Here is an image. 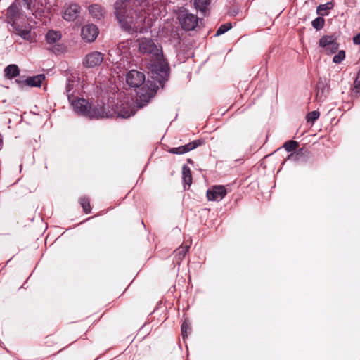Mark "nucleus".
I'll return each instance as SVG.
<instances>
[{"label": "nucleus", "mask_w": 360, "mask_h": 360, "mask_svg": "<svg viewBox=\"0 0 360 360\" xmlns=\"http://www.w3.org/2000/svg\"><path fill=\"white\" fill-rule=\"evenodd\" d=\"M148 5V0H117L114 13L120 27L131 33L144 32Z\"/></svg>", "instance_id": "nucleus-1"}, {"label": "nucleus", "mask_w": 360, "mask_h": 360, "mask_svg": "<svg viewBox=\"0 0 360 360\" xmlns=\"http://www.w3.org/2000/svg\"><path fill=\"white\" fill-rule=\"evenodd\" d=\"M139 53L148 56L153 63L148 68L157 73L166 74L168 66L162 58V49L150 38L142 37L136 40Z\"/></svg>", "instance_id": "nucleus-2"}, {"label": "nucleus", "mask_w": 360, "mask_h": 360, "mask_svg": "<svg viewBox=\"0 0 360 360\" xmlns=\"http://www.w3.org/2000/svg\"><path fill=\"white\" fill-rule=\"evenodd\" d=\"M69 101L71 102L72 106L76 112L91 119H99L111 116V114L103 103H98L96 105L91 106L89 101L84 98L71 99Z\"/></svg>", "instance_id": "nucleus-3"}, {"label": "nucleus", "mask_w": 360, "mask_h": 360, "mask_svg": "<svg viewBox=\"0 0 360 360\" xmlns=\"http://www.w3.org/2000/svg\"><path fill=\"white\" fill-rule=\"evenodd\" d=\"M319 46L328 55L334 53L339 48V44L333 36H323L319 40Z\"/></svg>", "instance_id": "nucleus-4"}, {"label": "nucleus", "mask_w": 360, "mask_h": 360, "mask_svg": "<svg viewBox=\"0 0 360 360\" xmlns=\"http://www.w3.org/2000/svg\"><path fill=\"white\" fill-rule=\"evenodd\" d=\"M179 18L182 28L185 30H194L198 23V18L188 12L181 13Z\"/></svg>", "instance_id": "nucleus-5"}, {"label": "nucleus", "mask_w": 360, "mask_h": 360, "mask_svg": "<svg viewBox=\"0 0 360 360\" xmlns=\"http://www.w3.org/2000/svg\"><path fill=\"white\" fill-rule=\"evenodd\" d=\"M145 75L143 72L132 70L126 76V82L131 87H139L143 84Z\"/></svg>", "instance_id": "nucleus-6"}, {"label": "nucleus", "mask_w": 360, "mask_h": 360, "mask_svg": "<svg viewBox=\"0 0 360 360\" xmlns=\"http://www.w3.org/2000/svg\"><path fill=\"white\" fill-rule=\"evenodd\" d=\"M6 17L8 22L13 26L20 23L21 19L24 20V15L20 11L16 4H12L7 10Z\"/></svg>", "instance_id": "nucleus-7"}, {"label": "nucleus", "mask_w": 360, "mask_h": 360, "mask_svg": "<svg viewBox=\"0 0 360 360\" xmlns=\"http://www.w3.org/2000/svg\"><path fill=\"white\" fill-rule=\"evenodd\" d=\"M226 195V190L224 186H213L207 191L208 200L220 201Z\"/></svg>", "instance_id": "nucleus-8"}, {"label": "nucleus", "mask_w": 360, "mask_h": 360, "mask_svg": "<svg viewBox=\"0 0 360 360\" xmlns=\"http://www.w3.org/2000/svg\"><path fill=\"white\" fill-rule=\"evenodd\" d=\"M98 34V29L93 24H88L82 28V38L87 42L94 41Z\"/></svg>", "instance_id": "nucleus-9"}, {"label": "nucleus", "mask_w": 360, "mask_h": 360, "mask_svg": "<svg viewBox=\"0 0 360 360\" xmlns=\"http://www.w3.org/2000/svg\"><path fill=\"white\" fill-rule=\"evenodd\" d=\"M103 60V54L98 51H93L86 55L84 64L86 67L94 68L100 65Z\"/></svg>", "instance_id": "nucleus-10"}, {"label": "nucleus", "mask_w": 360, "mask_h": 360, "mask_svg": "<svg viewBox=\"0 0 360 360\" xmlns=\"http://www.w3.org/2000/svg\"><path fill=\"white\" fill-rule=\"evenodd\" d=\"M80 11V7L76 4H70L63 13V17L65 20L72 21L75 20Z\"/></svg>", "instance_id": "nucleus-11"}, {"label": "nucleus", "mask_w": 360, "mask_h": 360, "mask_svg": "<svg viewBox=\"0 0 360 360\" xmlns=\"http://www.w3.org/2000/svg\"><path fill=\"white\" fill-rule=\"evenodd\" d=\"M199 146L197 141H193L184 146L176 148H172L168 150V152L172 154L181 155L188 153Z\"/></svg>", "instance_id": "nucleus-12"}, {"label": "nucleus", "mask_w": 360, "mask_h": 360, "mask_svg": "<svg viewBox=\"0 0 360 360\" xmlns=\"http://www.w3.org/2000/svg\"><path fill=\"white\" fill-rule=\"evenodd\" d=\"M13 28L15 30L16 34L20 36L22 39L30 41L31 40L30 29L28 27H23L20 23L13 26Z\"/></svg>", "instance_id": "nucleus-13"}, {"label": "nucleus", "mask_w": 360, "mask_h": 360, "mask_svg": "<svg viewBox=\"0 0 360 360\" xmlns=\"http://www.w3.org/2000/svg\"><path fill=\"white\" fill-rule=\"evenodd\" d=\"M45 76L42 74L27 78L24 82L30 86H40L44 80Z\"/></svg>", "instance_id": "nucleus-14"}, {"label": "nucleus", "mask_w": 360, "mask_h": 360, "mask_svg": "<svg viewBox=\"0 0 360 360\" xmlns=\"http://www.w3.org/2000/svg\"><path fill=\"white\" fill-rule=\"evenodd\" d=\"M5 75L8 79L16 77L20 74V69L17 65L11 64L4 70Z\"/></svg>", "instance_id": "nucleus-15"}, {"label": "nucleus", "mask_w": 360, "mask_h": 360, "mask_svg": "<svg viewBox=\"0 0 360 360\" xmlns=\"http://www.w3.org/2000/svg\"><path fill=\"white\" fill-rule=\"evenodd\" d=\"M135 112H136L134 109L128 105H122L117 110L118 117H120L122 118H128L130 116L134 115Z\"/></svg>", "instance_id": "nucleus-16"}, {"label": "nucleus", "mask_w": 360, "mask_h": 360, "mask_svg": "<svg viewBox=\"0 0 360 360\" xmlns=\"http://www.w3.org/2000/svg\"><path fill=\"white\" fill-rule=\"evenodd\" d=\"M190 248V244H185L181 245L174 251L175 257L177 259V262H180L185 257L186 252Z\"/></svg>", "instance_id": "nucleus-17"}, {"label": "nucleus", "mask_w": 360, "mask_h": 360, "mask_svg": "<svg viewBox=\"0 0 360 360\" xmlns=\"http://www.w3.org/2000/svg\"><path fill=\"white\" fill-rule=\"evenodd\" d=\"M89 11L90 14L96 19H101L103 16V11L101 6L98 4L89 6Z\"/></svg>", "instance_id": "nucleus-18"}, {"label": "nucleus", "mask_w": 360, "mask_h": 360, "mask_svg": "<svg viewBox=\"0 0 360 360\" xmlns=\"http://www.w3.org/2000/svg\"><path fill=\"white\" fill-rule=\"evenodd\" d=\"M61 37V34L59 32L57 31H49L46 34V39L49 44H54L58 40H59Z\"/></svg>", "instance_id": "nucleus-19"}, {"label": "nucleus", "mask_w": 360, "mask_h": 360, "mask_svg": "<svg viewBox=\"0 0 360 360\" xmlns=\"http://www.w3.org/2000/svg\"><path fill=\"white\" fill-rule=\"evenodd\" d=\"M210 4V0H195L194 4L195 8L205 13Z\"/></svg>", "instance_id": "nucleus-20"}, {"label": "nucleus", "mask_w": 360, "mask_h": 360, "mask_svg": "<svg viewBox=\"0 0 360 360\" xmlns=\"http://www.w3.org/2000/svg\"><path fill=\"white\" fill-rule=\"evenodd\" d=\"M183 180L186 184L190 186L192 183L191 172L188 167L184 165L182 168Z\"/></svg>", "instance_id": "nucleus-21"}, {"label": "nucleus", "mask_w": 360, "mask_h": 360, "mask_svg": "<svg viewBox=\"0 0 360 360\" xmlns=\"http://www.w3.org/2000/svg\"><path fill=\"white\" fill-rule=\"evenodd\" d=\"M333 7V5L330 2L321 4L317 7L316 12L320 15H327V11L330 10Z\"/></svg>", "instance_id": "nucleus-22"}, {"label": "nucleus", "mask_w": 360, "mask_h": 360, "mask_svg": "<svg viewBox=\"0 0 360 360\" xmlns=\"http://www.w3.org/2000/svg\"><path fill=\"white\" fill-rule=\"evenodd\" d=\"M151 96L149 95H141L139 96V100H137L136 105L139 108L143 107L146 104H147Z\"/></svg>", "instance_id": "nucleus-23"}, {"label": "nucleus", "mask_w": 360, "mask_h": 360, "mask_svg": "<svg viewBox=\"0 0 360 360\" xmlns=\"http://www.w3.org/2000/svg\"><path fill=\"white\" fill-rule=\"evenodd\" d=\"M231 28V24L230 22L225 23L224 25H221L218 30L216 32L215 36H219L225 32H226L228 30H229Z\"/></svg>", "instance_id": "nucleus-24"}, {"label": "nucleus", "mask_w": 360, "mask_h": 360, "mask_svg": "<svg viewBox=\"0 0 360 360\" xmlns=\"http://www.w3.org/2000/svg\"><path fill=\"white\" fill-rule=\"evenodd\" d=\"M312 26L317 30H321L324 25V19L321 17H318L314 19L312 22Z\"/></svg>", "instance_id": "nucleus-25"}, {"label": "nucleus", "mask_w": 360, "mask_h": 360, "mask_svg": "<svg viewBox=\"0 0 360 360\" xmlns=\"http://www.w3.org/2000/svg\"><path fill=\"white\" fill-rule=\"evenodd\" d=\"M190 323L187 319H185L181 325V334L183 338H185L188 335V332H190Z\"/></svg>", "instance_id": "nucleus-26"}, {"label": "nucleus", "mask_w": 360, "mask_h": 360, "mask_svg": "<svg viewBox=\"0 0 360 360\" xmlns=\"http://www.w3.org/2000/svg\"><path fill=\"white\" fill-rule=\"evenodd\" d=\"M298 146V143L295 141H288L284 144V148L287 151H292Z\"/></svg>", "instance_id": "nucleus-27"}, {"label": "nucleus", "mask_w": 360, "mask_h": 360, "mask_svg": "<svg viewBox=\"0 0 360 360\" xmlns=\"http://www.w3.org/2000/svg\"><path fill=\"white\" fill-rule=\"evenodd\" d=\"M80 202L84 211L86 213L90 212L91 207L89 199L86 198H82L80 200Z\"/></svg>", "instance_id": "nucleus-28"}, {"label": "nucleus", "mask_w": 360, "mask_h": 360, "mask_svg": "<svg viewBox=\"0 0 360 360\" xmlns=\"http://www.w3.org/2000/svg\"><path fill=\"white\" fill-rule=\"evenodd\" d=\"M345 58V52L340 51L333 58L335 63H340Z\"/></svg>", "instance_id": "nucleus-29"}, {"label": "nucleus", "mask_w": 360, "mask_h": 360, "mask_svg": "<svg viewBox=\"0 0 360 360\" xmlns=\"http://www.w3.org/2000/svg\"><path fill=\"white\" fill-rule=\"evenodd\" d=\"M320 113L319 111L314 110L308 113L307 119L308 122H314L319 117Z\"/></svg>", "instance_id": "nucleus-30"}, {"label": "nucleus", "mask_w": 360, "mask_h": 360, "mask_svg": "<svg viewBox=\"0 0 360 360\" xmlns=\"http://www.w3.org/2000/svg\"><path fill=\"white\" fill-rule=\"evenodd\" d=\"M73 87H74L73 82H71L70 80L68 79L65 89H66V93H67L69 101H71L72 96L73 95V94L72 92Z\"/></svg>", "instance_id": "nucleus-31"}, {"label": "nucleus", "mask_w": 360, "mask_h": 360, "mask_svg": "<svg viewBox=\"0 0 360 360\" xmlns=\"http://www.w3.org/2000/svg\"><path fill=\"white\" fill-rule=\"evenodd\" d=\"M354 89H356V92H359L360 90V69L354 81Z\"/></svg>", "instance_id": "nucleus-32"}, {"label": "nucleus", "mask_w": 360, "mask_h": 360, "mask_svg": "<svg viewBox=\"0 0 360 360\" xmlns=\"http://www.w3.org/2000/svg\"><path fill=\"white\" fill-rule=\"evenodd\" d=\"M323 94V90H321V91L318 90V91L316 93V99L317 101H319L323 100L322 99Z\"/></svg>", "instance_id": "nucleus-33"}, {"label": "nucleus", "mask_w": 360, "mask_h": 360, "mask_svg": "<svg viewBox=\"0 0 360 360\" xmlns=\"http://www.w3.org/2000/svg\"><path fill=\"white\" fill-rule=\"evenodd\" d=\"M353 42L357 45L360 44V33L353 38Z\"/></svg>", "instance_id": "nucleus-34"}, {"label": "nucleus", "mask_w": 360, "mask_h": 360, "mask_svg": "<svg viewBox=\"0 0 360 360\" xmlns=\"http://www.w3.org/2000/svg\"><path fill=\"white\" fill-rule=\"evenodd\" d=\"M56 51H59V49L57 48H55V49L53 50V52H56Z\"/></svg>", "instance_id": "nucleus-35"}]
</instances>
